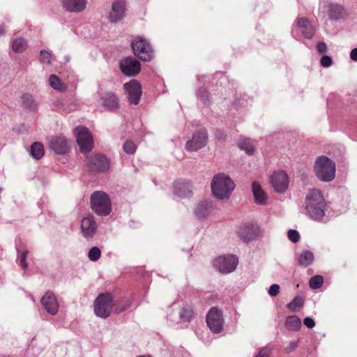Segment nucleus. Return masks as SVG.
I'll return each instance as SVG.
<instances>
[{"label": "nucleus", "mask_w": 357, "mask_h": 357, "mask_svg": "<svg viewBox=\"0 0 357 357\" xmlns=\"http://www.w3.org/2000/svg\"><path fill=\"white\" fill-rule=\"evenodd\" d=\"M305 204L307 214L310 218L320 221L325 216L326 202L319 190H310L306 195Z\"/></svg>", "instance_id": "f257e3e1"}, {"label": "nucleus", "mask_w": 357, "mask_h": 357, "mask_svg": "<svg viewBox=\"0 0 357 357\" xmlns=\"http://www.w3.org/2000/svg\"><path fill=\"white\" fill-rule=\"evenodd\" d=\"M213 195L218 199H228L235 188L231 178L224 173L215 175L211 183Z\"/></svg>", "instance_id": "f03ea898"}, {"label": "nucleus", "mask_w": 357, "mask_h": 357, "mask_svg": "<svg viewBox=\"0 0 357 357\" xmlns=\"http://www.w3.org/2000/svg\"><path fill=\"white\" fill-rule=\"evenodd\" d=\"M314 172L321 181H331L335 176V163L326 156H319L315 161Z\"/></svg>", "instance_id": "7ed1b4c3"}, {"label": "nucleus", "mask_w": 357, "mask_h": 357, "mask_svg": "<svg viewBox=\"0 0 357 357\" xmlns=\"http://www.w3.org/2000/svg\"><path fill=\"white\" fill-rule=\"evenodd\" d=\"M91 207L98 215L107 216L112 211L110 199L104 192H94L91 195Z\"/></svg>", "instance_id": "20e7f679"}, {"label": "nucleus", "mask_w": 357, "mask_h": 357, "mask_svg": "<svg viewBox=\"0 0 357 357\" xmlns=\"http://www.w3.org/2000/svg\"><path fill=\"white\" fill-rule=\"evenodd\" d=\"M94 312L97 317L107 318L114 307L113 297L110 294H100L96 298L93 304Z\"/></svg>", "instance_id": "39448f33"}, {"label": "nucleus", "mask_w": 357, "mask_h": 357, "mask_svg": "<svg viewBox=\"0 0 357 357\" xmlns=\"http://www.w3.org/2000/svg\"><path fill=\"white\" fill-rule=\"evenodd\" d=\"M131 47L134 54L142 61H149L153 57V50L151 45L143 38L135 39Z\"/></svg>", "instance_id": "423d86ee"}, {"label": "nucleus", "mask_w": 357, "mask_h": 357, "mask_svg": "<svg viewBox=\"0 0 357 357\" xmlns=\"http://www.w3.org/2000/svg\"><path fill=\"white\" fill-rule=\"evenodd\" d=\"M77 142L82 153L90 152L93 147V140L91 134L87 128L77 126L75 129Z\"/></svg>", "instance_id": "0eeeda50"}, {"label": "nucleus", "mask_w": 357, "mask_h": 357, "mask_svg": "<svg viewBox=\"0 0 357 357\" xmlns=\"http://www.w3.org/2000/svg\"><path fill=\"white\" fill-rule=\"evenodd\" d=\"M86 166L91 172H105L109 167V162L105 155L94 154L87 157Z\"/></svg>", "instance_id": "6e6552de"}, {"label": "nucleus", "mask_w": 357, "mask_h": 357, "mask_svg": "<svg viewBox=\"0 0 357 357\" xmlns=\"http://www.w3.org/2000/svg\"><path fill=\"white\" fill-rule=\"evenodd\" d=\"M224 319L222 312L217 307L211 308L206 316V323L210 330L214 333H219L222 330Z\"/></svg>", "instance_id": "1a4fd4ad"}, {"label": "nucleus", "mask_w": 357, "mask_h": 357, "mask_svg": "<svg viewBox=\"0 0 357 357\" xmlns=\"http://www.w3.org/2000/svg\"><path fill=\"white\" fill-rule=\"evenodd\" d=\"M119 66L122 73L128 77L136 76L141 70L140 62L132 56L121 60Z\"/></svg>", "instance_id": "9d476101"}, {"label": "nucleus", "mask_w": 357, "mask_h": 357, "mask_svg": "<svg viewBox=\"0 0 357 357\" xmlns=\"http://www.w3.org/2000/svg\"><path fill=\"white\" fill-rule=\"evenodd\" d=\"M208 139V133L205 128H201L195 132L190 140L188 141L185 148L190 151H196L203 148Z\"/></svg>", "instance_id": "9b49d317"}, {"label": "nucleus", "mask_w": 357, "mask_h": 357, "mask_svg": "<svg viewBox=\"0 0 357 357\" xmlns=\"http://www.w3.org/2000/svg\"><path fill=\"white\" fill-rule=\"evenodd\" d=\"M214 266L222 273L226 274L236 268L238 258L234 255L219 257L214 261Z\"/></svg>", "instance_id": "f8f14e48"}, {"label": "nucleus", "mask_w": 357, "mask_h": 357, "mask_svg": "<svg viewBox=\"0 0 357 357\" xmlns=\"http://www.w3.org/2000/svg\"><path fill=\"white\" fill-rule=\"evenodd\" d=\"M123 88L128 94V99L130 103L138 105L142 93L140 83L136 79H132L124 84Z\"/></svg>", "instance_id": "ddd939ff"}, {"label": "nucleus", "mask_w": 357, "mask_h": 357, "mask_svg": "<svg viewBox=\"0 0 357 357\" xmlns=\"http://www.w3.org/2000/svg\"><path fill=\"white\" fill-rule=\"evenodd\" d=\"M48 146L58 155L66 154L70 149V141L63 136L52 137L48 140Z\"/></svg>", "instance_id": "4468645a"}, {"label": "nucleus", "mask_w": 357, "mask_h": 357, "mask_svg": "<svg viewBox=\"0 0 357 357\" xmlns=\"http://www.w3.org/2000/svg\"><path fill=\"white\" fill-rule=\"evenodd\" d=\"M98 225L93 215L89 214L81 222V231L83 236L87 239L92 238L96 235Z\"/></svg>", "instance_id": "2eb2a0df"}, {"label": "nucleus", "mask_w": 357, "mask_h": 357, "mask_svg": "<svg viewBox=\"0 0 357 357\" xmlns=\"http://www.w3.org/2000/svg\"><path fill=\"white\" fill-rule=\"evenodd\" d=\"M271 183L275 192L282 193L288 188V176L284 171L275 172L271 178Z\"/></svg>", "instance_id": "dca6fc26"}, {"label": "nucleus", "mask_w": 357, "mask_h": 357, "mask_svg": "<svg viewBox=\"0 0 357 357\" xmlns=\"http://www.w3.org/2000/svg\"><path fill=\"white\" fill-rule=\"evenodd\" d=\"M125 0L115 1L112 5V9L108 15L109 22L112 23H116L122 20L125 17Z\"/></svg>", "instance_id": "f3484780"}, {"label": "nucleus", "mask_w": 357, "mask_h": 357, "mask_svg": "<svg viewBox=\"0 0 357 357\" xmlns=\"http://www.w3.org/2000/svg\"><path fill=\"white\" fill-rule=\"evenodd\" d=\"M100 104L107 110L114 112L119 109V98L113 92H105L100 96Z\"/></svg>", "instance_id": "a211bd4d"}, {"label": "nucleus", "mask_w": 357, "mask_h": 357, "mask_svg": "<svg viewBox=\"0 0 357 357\" xmlns=\"http://www.w3.org/2000/svg\"><path fill=\"white\" fill-rule=\"evenodd\" d=\"M238 235L244 242L252 241L259 235V227L254 225H244L239 228Z\"/></svg>", "instance_id": "6ab92c4d"}, {"label": "nucleus", "mask_w": 357, "mask_h": 357, "mask_svg": "<svg viewBox=\"0 0 357 357\" xmlns=\"http://www.w3.org/2000/svg\"><path fill=\"white\" fill-rule=\"evenodd\" d=\"M40 302L47 312L50 314L55 315L58 312V302L52 292H46L41 298Z\"/></svg>", "instance_id": "aec40b11"}, {"label": "nucleus", "mask_w": 357, "mask_h": 357, "mask_svg": "<svg viewBox=\"0 0 357 357\" xmlns=\"http://www.w3.org/2000/svg\"><path fill=\"white\" fill-rule=\"evenodd\" d=\"M296 26L305 38L311 39L313 37L315 30L307 18L299 17L296 21Z\"/></svg>", "instance_id": "412c9836"}, {"label": "nucleus", "mask_w": 357, "mask_h": 357, "mask_svg": "<svg viewBox=\"0 0 357 357\" xmlns=\"http://www.w3.org/2000/svg\"><path fill=\"white\" fill-rule=\"evenodd\" d=\"M174 192L178 197L185 198L192 194V185L186 181H177L174 183Z\"/></svg>", "instance_id": "4be33fe9"}, {"label": "nucleus", "mask_w": 357, "mask_h": 357, "mask_svg": "<svg viewBox=\"0 0 357 357\" xmlns=\"http://www.w3.org/2000/svg\"><path fill=\"white\" fill-rule=\"evenodd\" d=\"M328 15L331 20L343 19L347 16L344 7L337 3H330L328 6Z\"/></svg>", "instance_id": "5701e85b"}, {"label": "nucleus", "mask_w": 357, "mask_h": 357, "mask_svg": "<svg viewBox=\"0 0 357 357\" xmlns=\"http://www.w3.org/2000/svg\"><path fill=\"white\" fill-rule=\"evenodd\" d=\"M63 7L70 12L79 13L86 6V0H63Z\"/></svg>", "instance_id": "b1692460"}, {"label": "nucleus", "mask_w": 357, "mask_h": 357, "mask_svg": "<svg viewBox=\"0 0 357 357\" xmlns=\"http://www.w3.org/2000/svg\"><path fill=\"white\" fill-rule=\"evenodd\" d=\"M252 190L255 202L258 204H265L268 197L261 186L254 181L252 184Z\"/></svg>", "instance_id": "393cba45"}, {"label": "nucleus", "mask_w": 357, "mask_h": 357, "mask_svg": "<svg viewBox=\"0 0 357 357\" xmlns=\"http://www.w3.org/2000/svg\"><path fill=\"white\" fill-rule=\"evenodd\" d=\"M314 261V255L309 250L303 251L301 253L297 259V263L298 265L307 267L312 264Z\"/></svg>", "instance_id": "a878e982"}, {"label": "nucleus", "mask_w": 357, "mask_h": 357, "mask_svg": "<svg viewBox=\"0 0 357 357\" xmlns=\"http://www.w3.org/2000/svg\"><path fill=\"white\" fill-rule=\"evenodd\" d=\"M285 326L288 330L296 331L301 328V321L296 315H291L287 317L285 321Z\"/></svg>", "instance_id": "bb28decb"}, {"label": "nucleus", "mask_w": 357, "mask_h": 357, "mask_svg": "<svg viewBox=\"0 0 357 357\" xmlns=\"http://www.w3.org/2000/svg\"><path fill=\"white\" fill-rule=\"evenodd\" d=\"M211 208V206L208 202H202L197 206L195 213L198 218H204L208 215Z\"/></svg>", "instance_id": "cd10ccee"}, {"label": "nucleus", "mask_w": 357, "mask_h": 357, "mask_svg": "<svg viewBox=\"0 0 357 357\" xmlns=\"http://www.w3.org/2000/svg\"><path fill=\"white\" fill-rule=\"evenodd\" d=\"M30 153L33 158L40 160L44 155L43 145L40 142H34L31 146Z\"/></svg>", "instance_id": "c85d7f7f"}, {"label": "nucleus", "mask_w": 357, "mask_h": 357, "mask_svg": "<svg viewBox=\"0 0 357 357\" xmlns=\"http://www.w3.org/2000/svg\"><path fill=\"white\" fill-rule=\"evenodd\" d=\"M21 98L22 104L25 108L30 110H34L37 107L38 103L31 94L25 93Z\"/></svg>", "instance_id": "c756f323"}, {"label": "nucleus", "mask_w": 357, "mask_h": 357, "mask_svg": "<svg viewBox=\"0 0 357 357\" xmlns=\"http://www.w3.org/2000/svg\"><path fill=\"white\" fill-rule=\"evenodd\" d=\"M27 47L26 41L22 38L15 39L12 43V49L15 53L23 52Z\"/></svg>", "instance_id": "7c9ffc66"}, {"label": "nucleus", "mask_w": 357, "mask_h": 357, "mask_svg": "<svg viewBox=\"0 0 357 357\" xmlns=\"http://www.w3.org/2000/svg\"><path fill=\"white\" fill-rule=\"evenodd\" d=\"M238 146L249 155L253 154L255 151V148L252 142L249 139H240L238 142Z\"/></svg>", "instance_id": "2f4dec72"}, {"label": "nucleus", "mask_w": 357, "mask_h": 357, "mask_svg": "<svg viewBox=\"0 0 357 357\" xmlns=\"http://www.w3.org/2000/svg\"><path fill=\"white\" fill-rule=\"evenodd\" d=\"M324 283V278L321 275H315L310 278L309 285L311 289H319Z\"/></svg>", "instance_id": "473e14b6"}, {"label": "nucleus", "mask_w": 357, "mask_h": 357, "mask_svg": "<svg viewBox=\"0 0 357 357\" xmlns=\"http://www.w3.org/2000/svg\"><path fill=\"white\" fill-rule=\"evenodd\" d=\"M303 299L301 297L296 296L287 304V307L291 311H295L297 307H301L303 305Z\"/></svg>", "instance_id": "72a5a7b5"}, {"label": "nucleus", "mask_w": 357, "mask_h": 357, "mask_svg": "<svg viewBox=\"0 0 357 357\" xmlns=\"http://www.w3.org/2000/svg\"><path fill=\"white\" fill-rule=\"evenodd\" d=\"M101 255V250L99 248L94 246L88 252V257L92 261L98 260Z\"/></svg>", "instance_id": "f704fd0d"}, {"label": "nucleus", "mask_w": 357, "mask_h": 357, "mask_svg": "<svg viewBox=\"0 0 357 357\" xmlns=\"http://www.w3.org/2000/svg\"><path fill=\"white\" fill-rule=\"evenodd\" d=\"M193 317V311L190 308L183 307L180 313V317L183 321H190Z\"/></svg>", "instance_id": "c9c22d12"}, {"label": "nucleus", "mask_w": 357, "mask_h": 357, "mask_svg": "<svg viewBox=\"0 0 357 357\" xmlns=\"http://www.w3.org/2000/svg\"><path fill=\"white\" fill-rule=\"evenodd\" d=\"M49 83H50V85L51 86V87H52L54 89H56V90H61L62 89L61 84V81H60L59 78L54 75H51L50 76Z\"/></svg>", "instance_id": "e433bc0d"}, {"label": "nucleus", "mask_w": 357, "mask_h": 357, "mask_svg": "<svg viewBox=\"0 0 357 357\" xmlns=\"http://www.w3.org/2000/svg\"><path fill=\"white\" fill-rule=\"evenodd\" d=\"M123 149L127 154H133L136 151L137 146L132 141L127 140L124 143Z\"/></svg>", "instance_id": "4c0bfd02"}, {"label": "nucleus", "mask_w": 357, "mask_h": 357, "mask_svg": "<svg viewBox=\"0 0 357 357\" xmlns=\"http://www.w3.org/2000/svg\"><path fill=\"white\" fill-rule=\"evenodd\" d=\"M27 255L28 251L26 250H23L22 252L18 251L19 264L24 270H25L28 266L26 262Z\"/></svg>", "instance_id": "58836bf2"}, {"label": "nucleus", "mask_w": 357, "mask_h": 357, "mask_svg": "<svg viewBox=\"0 0 357 357\" xmlns=\"http://www.w3.org/2000/svg\"><path fill=\"white\" fill-rule=\"evenodd\" d=\"M198 98L204 103L208 104L209 102L208 93L205 88H199L197 91Z\"/></svg>", "instance_id": "ea45409f"}, {"label": "nucleus", "mask_w": 357, "mask_h": 357, "mask_svg": "<svg viewBox=\"0 0 357 357\" xmlns=\"http://www.w3.org/2000/svg\"><path fill=\"white\" fill-rule=\"evenodd\" d=\"M52 55L47 51L43 50L40 52V60L45 64H50Z\"/></svg>", "instance_id": "a19ab883"}, {"label": "nucleus", "mask_w": 357, "mask_h": 357, "mask_svg": "<svg viewBox=\"0 0 357 357\" xmlns=\"http://www.w3.org/2000/svg\"><path fill=\"white\" fill-rule=\"evenodd\" d=\"M289 239L293 243H297L300 239V234L297 230L289 229L287 232Z\"/></svg>", "instance_id": "79ce46f5"}, {"label": "nucleus", "mask_w": 357, "mask_h": 357, "mask_svg": "<svg viewBox=\"0 0 357 357\" xmlns=\"http://www.w3.org/2000/svg\"><path fill=\"white\" fill-rule=\"evenodd\" d=\"M320 63L322 67L328 68L332 65L333 61L331 56L328 55H324L321 58Z\"/></svg>", "instance_id": "37998d69"}, {"label": "nucleus", "mask_w": 357, "mask_h": 357, "mask_svg": "<svg viewBox=\"0 0 357 357\" xmlns=\"http://www.w3.org/2000/svg\"><path fill=\"white\" fill-rule=\"evenodd\" d=\"M271 349L264 347L260 349L258 354L255 357H271Z\"/></svg>", "instance_id": "c03bdc74"}, {"label": "nucleus", "mask_w": 357, "mask_h": 357, "mask_svg": "<svg viewBox=\"0 0 357 357\" xmlns=\"http://www.w3.org/2000/svg\"><path fill=\"white\" fill-rule=\"evenodd\" d=\"M280 291V286L278 284H272L269 289H268V294L271 296H276Z\"/></svg>", "instance_id": "a18cd8bd"}, {"label": "nucleus", "mask_w": 357, "mask_h": 357, "mask_svg": "<svg viewBox=\"0 0 357 357\" xmlns=\"http://www.w3.org/2000/svg\"><path fill=\"white\" fill-rule=\"evenodd\" d=\"M298 347V341L296 342H290L287 347L285 348L284 351L287 354H289L293 352Z\"/></svg>", "instance_id": "49530a36"}, {"label": "nucleus", "mask_w": 357, "mask_h": 357, "mask_svg": "<svg viewBox=\"0 0 357 357\" xmlns=\"http://www.w3.org/2000/svg\"><path fill=\"white\" fill-rule=\"evenodd\" d=\"M317 50L319 53H325L327 50L326 44L324 42H319L317 45Z\"/></svg>", "instance_id": "de8ad7c7"}, {"label": "nucleus", "mask_w": 357, "mask_h": 357, "mask_svg": "<svg viewBox=\"0 0 357 357\" xmlns=\"http://www.w3.org/2000/svg\"><path fill=\"white\" fill-rule=\"evenodd\" d=\"M304 324L310 328H313L315 326L314 321L310 317H306L303 320Z\"/></svg>", "instance_id": "09e8293b"}, {"label": "nucleus", "mask_w": 357, "mask_h": 357, "mask_svg": "<svg viewBox=\"0 0 357 357\" xmlns=\"http://www.w3.org/2000/svg\"><path fill=\"white\" fill-rule=\"evenodd\" d=\"M350 58L354 61H357V47L354 48L350 52Z\"/></svg>", "instance_id": "8fccbe9b"}, {"label": "nucleus", "mask_w": 357, "mask_h": 357, "mask_svg": "<svg viewBox=\"0 0 357 357\" xmlns=\"http://www.w3.org/2000/svg\"><path fill=\"white\" fill-rule=\"evenodd\" d=\"M127 307H128V305H127L126 307H123V308H121V309L116 308V309H115V310H114V312H115L116 313L119 314V313H121V312H122L123 311L126 310Z\"/></svg>", "instance_id": "3c124183"}, {"label": "nucleus", "mask_w": 357, "mask_h": 357, "mask_svg": "<svg viewBox=\"0 0 357 357\" xmlns=\"http://www.w3.org/2000/svg\"><path fill=\"white\" fill-rule=\"evenodd\" d=\"M4 34V29L2 26H0V36Z\"/></svg>", "instance_id": "603ef678"}]
</instances>
